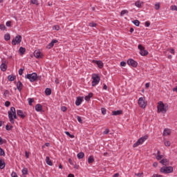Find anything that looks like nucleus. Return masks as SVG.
<instances>
[{"mask_svg": "<svg viewBox=\"0 0 177 177\" xmlns=\"http://www.w3.org/2000/svg\"><path fill=\"white\" fill-rule=\"evenodd\" d=\"M8 118L11 124H15V120L17 119V115H16V109L13 106L10 108V111H8Z\"/></svg>", "mask_w": 177, "mask_h": 177, "instance_id": "obj_1", "label": "nucleus"}, {"mask_svg": "<svg viewBox=\"0 0 177 177\" xmlns=\"http://www.w3.org/2000/svg\"><path fill=\"white\" fill-rule=\"evenodd\" d=\"M168 110V106L164 104L162 102H160L158 105V111L159 113H162V114H165L167 111Z\"/></svg>", "mask_w": 177, "mask_h": 177, "instance_id": "obj_2", "label": "nucleus"}, {"mask_svg": "<svg viewBox=\"0 0 177 177\" xmlns=\"http://www.w3.org/2000/svg\"><path fill=\"white\" fill-rule=\"evenodd\" d=\"M149 136H147L141 137L138 140V141L136 143L133 144V147H138V146H140V145H143V143L146 142V140H147Z\"/></svg>", "mask_w": 177, "mask_h": 177, "instance_id": "obj_3", "label": "nucleus"}, {"mask_svg": "<svg viewBox=\"0 0 177 177\" xmlns=\"http://www.w3.org/2000/svg\"><path fill=\"white\" fill-rule=\"evenodd\" d=\"M92 86H96L99 82H100V77H99V75L97 74H93L92 75Z\"/></svg>", "mask_w": 177, "mask_h": 177, "instance_id": "obj_4", "label": "nucleus"}, {"mask_svg": "<svg viewBox=\"0 0 177 177\" xmlns=\"http://www.w3.org/2000/svg\"><path fill=\"white\" fill-rule=\"evenodd\" d=\"M145 100L146 99L145 98V97H141L138 99V105L142 109H145L146 106H147V104L146 103Z\"/></svg>", "mask_w": 177, "mask_h": 177, "instance_id": "obj_5", "label": "nucleus"}, {"mask_svg": "<svg viewBox=\"0 0 177 177\" xmlns=\"http://www.w3.org/2000/svg\"><path fill=\"white\" fill-rule=\"evenodd\" d=\"M138 48L140 50V54L141 56H147V55H149V52L145 49V47H143V46L141 44H139Z\"/></svg>", "mask_w": 177, "mask_h": 177, "instance_id": "obj_6", "label": "nucleus"}, {"mask_svg": "<svg viewBox=\"0 0 177 177\" xmlns=\"http://www.w3.org/2000/svg\"><path fill=\"white\" fill-rule=\"evenodd\" d=\"M21 35H17L14 39L12 41V45H19L21 42Z\"/></svg>", "mask_w": 177, "mask_h": 177, "instance_id": "obj_7", "label": "nucleus"}, {"mask_svg": "<svg viewBox=\"0 0 177 177\" xmlns=\"http://www.w3.org/2000/svg\"><path fill=\"white\" fill-rule=\"evenodd\" d=\"M173 171L174 168L172 167H162L160 169V172L163 174H171Z\"/></svg>", "mask_w": 177, "mask_h": 177, "instance_id": "obj_8", "label": "nucleus"}, {"mask_svg": "<svg viewBox=\"0 0 177 177\" xmlns=\"http://www.w3.org/2000/svg\"><path fill=\"white\" fill-rule=\"evenodd\" d=\"M26 78H28L30 82H34L35 81H37V74L35 73L28 74Z\"/></svg>", "mask_w": 177, "mask_h": 177, "instance_id": "obj_9", "label": "nucleus"}, {"mask_svg": "<svg viewBox=\"0 0 177 177\" xmlns=\"http://www.w3.org/2000/svg\"><path fill=\"white\" fill-rule=\"evenodd\" d=\"M127 64H129V66H131V67H138V62L133 59H128Z\"/></svg>", "mask_w": 177, "mask_h": 177, "instance_id": "obj_10", "label": "nucleus"}, {"mask_svg": "<svg viewBox=\"0 0 177 177\" xmlns=\"http://www.w3.org/2000/svg\"><path fill=\"white\" fill-rule=\"evenodd\" d=\"M34 56L37 59H41V58H42L43 55H42V53H41V51H39V50H36L34 52Z\"/></svg>", "mask_w": 177, "mask_h": 177, "instance_id": "obj_11", "label": "nucleus"}, {"mask_svg": "<svg viewBox=\"0 0 177 177\" xmlns=\"http://www.w3.org/2000/svg\"><path fill=\"white\" fill-rule=\"evenodd\" d=\"M55 44H57V39H53L50 44H48L46 46L47 49H52L53 48Z\"/></svg>", "mask_w": 177, "mask_h": 177, "instance_id": "obj_12", "label": "nucleus"}, {"mask_svg": "<svg viewBox=\"0 0 177 177\" xmlns=\"http://www.w3.org/2000/svg\"><path fill=\"white\" fill-rule=\"evenodd\" d=\"M93 63L97 64L99 68H103V62L102 61L93 60Z\"/></svg>", "mask_w": 177, "mask_h": 177, "instance_id": "obj_13", "label": "nucleus"}, {"mask_svg": "<svg viewBox=\"0 0 177 177\" xmlns=\"http://www.w3.org/2000/svg\"><path fill=\"white\" fill-rule=\"evenodd\" d=\"M83 100H84V97H77V100L75 101L76 106H80L81 104V103H82Z\"/></svg>", "mask_w": 177, "mask_h": 177, "instance_id": "obj_14", "label": "nucleus"}, {"mask_svg": "<svg viewBox=\"0 0 177 177\" xmlns=\"http://www.w3.org/2000/svg\"><path fill=\"white\" fill-rule=\"evenodd\" d=\"M17 115L21 117V118H26V115H24V112H23V111H21V110H17Z\"/></svg>", "mask_w": 177, "mask_h": 177, "instance_id": "obj_15", "label": "nucleus"}, {"mask_svg": "<svg viewBox=\"0 0 177 177\" xmlns=\"http://www.w3.org/2000/svg\"><path fill=\"white\" fill-rule=\"evenodd\" d=\"M46 162L48 165H50V167L53 165V162H52V160H50L49 156L46 157Z\"/></svg>", "mask_w": 177, "mask_h": 177, "instance_id": "obj_16", "label": "nucleus"}, {"mask_svg": "<svg viewBox=\"0 0 177 177\" xmlns=\"http://www.w3.org/2000/svg\"><path fill=\"white\" fill-rule=\"evenodd\" d=\"M0 68L1 71H6L8 70V66L4 63L1 64Z\"/></svg>", "mask_w": 177, "mask_h": 177, "instance_id": "obj_17", "label": "nucleus"}, {"mask_svg": "<svg viewBox=\"0 0 177 177\" xmlns=\"http://www.w3.org/2000/svg\"><path fill=\"white\" fill-rule=\"evenodd\" d=\"M171 134V130L169 129H165L163 132V136H168Z\"/></svg>", "mask_w": 177, "mask_h": 177, "instance_id": "obj_18", "label": "nucleus"}, {"mask_svg": "<svg viewBox=\"0 0 177 177\" xmlns=\"http://www.w3.org/2000/svg\"><path fill=\"white\" fill-rule=\"evenodd\" d=\"M36 111H42V105L37 104L35 105Z\"/></svg>", "mask_w": 177, "mask_h": 177, "instance_id": "obj_19", "label": "nucleus"}, {"mask_svg": "<svg viewBox=\"0 0 177 177\" xmlns=\"http://www.w3.org/2000/svg\"><path fill=\"white\" fill-rule=\"evenodd\" d=\"M122 111H112V115H121Z\"/></svg>", "mask_w": 177, "mask_h": 177, "instance_id": "obj_20", "label": "nucleus"}, {"mask_svg": "<svg viewBox=\"0 0 177 177\" xmlns=\"http://www.w3.org/2000/svg\"><path fill=\"white\" fill-rule=\"evenodd\" d=\"M22 86H23V84L21 83V82H18L17 84V88L18 91H19V92L21 91Z\"/></svg>", "mask_w": 177, "mask_h": 177, "instance_id": "obj_21", "label": "nucleus"}, {"mask_svg": "<svg viewBox=\"0 0 177 177\" xmlns=\"http://www.w3.org/2000/svg\"><path fill=\"white\" fill-rule=\"evenodd\" d=\"M45 93L46 95H47V96H49L52 95V90L49 88H46L45 90Z\"/></svg>", "mask_w": 177, "mask_h": 177, "instance_id": "obj_22", "label": "nucleus"}, {"mask_svg": "<svg viewBox=\"0 0 177 177\" xmlns=\"http://www.w3.org/2000/svg\"><path fill=\"white\" fill-rule=\"evenodd\" d=\"M19 52L21 55H24L26 53V48L20 47Z\"/></svg>", "mask_w": 177, "mask_h": 177, "instance_id": "obj_23", "label": "nucleus"}, {"mask_svg": "<svg viewBox=\"0 0 177 177\" xmlns=\"http://www.w3.org/2000/svg\"><path fill=\"white\" fill-rule=\"evenodd\" d=\"M92 96H93V93H88V95L85 97V100H86L87 102L91 100V97H92Z\"/></svg>", "mask_w": 177, "mask_h": 177, "instance_id": "obj_24", "label": "nucleus"}, {"mask_svg": "<svg viewBox=\"0 0 177 177\" xmlns=\"http://www.w3.org/2000/svg\"><path fill=\"white\" fill-rule=\"evenodd\" d=\"M142 3H143V2H141L140 1H136V3H135V6H136L137 8H142Z\"/></svg>", "mask_w": 177, "mask_h": 177, "instance_id": "obj_25", "label": "nucleus"}, {"mask_svg": "<svg viewBox=\"0 0 177 177\" xmlns=\"http://www.w3.org/2000/svg\"><path fill=\"white\" fill-rule=\"evenodd\" d=\"M160 164L162 165H168V160L167 159H162L160 161Z\"/></svg>", "mask_w": 177, "mask_h": 177, "instance_id": "obj_26", "label": "nucleus"}, {"mask_svg": "<svg viewBox=\"0 0 177 177\" xmlns=\"http://www.w3.org/2000/svg\"><path fill=\"white\" fill-rule=\"evenodd\" d=\"M95 161V158H93V156H89L88 158V164H92Z\"/></svg>", "mask_w": 177, "mask_h": 177, "instance_id": "obj_27", "label": "nucleus"}, {"mask_svg": "<svg viewBox=\"0 0 177 177\" xmlns=\"http://www.w3.org/2000/svg\"><path fill=\"white\" fill-rule=\"evenodd\" d=\"M5 162L0 159V169H3L5 168Z\"/></svg>", "mask_w": 177, "mask_h": 177, "instance_id": "obj_28", "label": "nucleus"}, {"mask_svg": "<svg viewBox=\"0 0 177 177\" xmlns=\"http://www.w3.org/2000/svg\"><path fill=\"white\" fill-rule=\"evenodd\" d=\"M84 156L85 154L84 153V152H80L77 154V158H79V160H81V158H84Z\"/></svg>", "mask_w": 177, "mask_h": 177, "instance_id": "obj_29", "label": "nucleus"}, {"mask_svg": "<svg viewBox=\"0 0 177 177\" xmlns=\"http://www.w3.org/2000/svg\"><path fill=\"white\" fill-rule=\"evenodd\" d=\"M132 23L134 24L136 26V27H139V26L140 24V21H139V20H138V19L132 21Z\"/></svg>", "mask_w": 177, "mask_h": 177, "instance_id": "obj_30", "label": "nucleus"}, {"mask_svg": "<svg viewBox=\"0 0 177 177\" xmlns=\"http://www.w3.org/2000/svg\"><path fill=\"white\" fill-rule=\"evenodd\" d=\"M129 12L127 10H123L120 12V16H124V15H128Z\"/></svg>", "mask_w": 177, "mask_h": 177, "instance_id": "obj_31", "label": "nucleus"}, {"mask_svg": "<svg viewBox=\"0 0 177 177\" xmlns=\"http://www.w3.org/2000/svg\"><path fill=\"white\" fill-rule=\"evenodd\" d=\"M28 102L29 106H32V103H34V98H28Z\"/></svg>", "mask_w": 177, "mask_h": 177, "instance_id": "obj_32", "label": "nucleus"}, {"mask_svg": "<svg viewBox=\"0 0 177 177\" xmlns=\"http://www.w3.org/2000/svg\"><path fill=\"white\" fill-rule=\"evenodd\" d=\"M28 174V169L27 168H24L22 169V174L23 175H27Z\"/></svg>", "mask_w": 177, "mask_h": 177, "instance_id": "obj_33", "label": "nucleus"}, {"mask_svg": "<svg viewBox=\"0 0 177 177\" xmlns=\"http://www.w3.org/2000/svg\"><path fill=\"white\" fill-rule=\"evenodd\" d=\"M8 81H15V80H16V77L12 76V75H8Z\"/></svg>", "mask_w": 177, "mask_h": 177, "instance_id": "obj_34", "label": "nucleus"}, {"mask_svg": "<svg viewBox=\"0 0 177 177\" xmlns=\"http://www.w3.org/2000/svg\"><path fill=\"white\" fill-rule=\"evenodd\" d=\"M4 39L6 41H9L10 39V34H6L4 36Z\"/></svg>", "mask_w": 177, "mask_h": 177, "instance_id": "obj_35", "label": "nucleus"}, {"mask_svg": "<svg viewBox=\"0 0 177 177\" xmlns=\"http://www.w3.org/2000/svg\"><path fill=\"white\" fill-rule=\"evenodd\" d=\"M65 133H66V135L69 136V138H71L72 139L75 138L74 135L71 134L70 132H68V131H65Z\"/></svg>", "mask_w": 177, "mask_h": 177, "instance_id": "obj_36", "label": "nucleus"}, {"mask_svg": "<svg viewBox=\"0 0 177 177\" xmlns=\"http://www.w3.org/2000/svg\"><path fill=\"white\" fill-rule=\"evenodd\" d=\"M0 156H3V157H5V151H3L1 147H0Z\"/></svg>", "mask_w": 177, "mask_h": 177, "instance_id": "obj_37", "label": "nucleus"}, {"mask_svg": "<svg viewBox=\"0 0 177 177\" xmlns=\"http://www.w3.org/2000/svg\"><path fill=\"white\" fill-rule=\"evenodd\" d=\"M12 128H13V127L9 126L8 124L6 126V131H12Z\"/></svg>", "mask_w": 177, "mask_h": 177, "instance_id": "obj_38", "label": "nucleus"}, {"mask_svg": "<svg viewBox=\"0 0 177 177\" xmlns=\"http://www.w3.org/2000/svg\"><path fill=\"white\" fill-rule=\"evenodd\" d=\"M101 111H102L103 115H106V113H107V110L105 108H102Z\"/></svg>", "mask_w": 177, "mask_h": 177, "instance_id": "obj_39", "label": "nucleus"}, {"mask_svg": "<svg viewBox=\"0 0 177 177\" xmlns=\"http://www.w3.org/2000/svg\"><path fill=\"white\" fill-rule=\"evenodd\" d=\"M163 157H164V156H162V155H157L156 157V160H161L162 158H163Z\"/></svg>", "mask_w": 177, "mask_h": 177, "instance_id": "obj_40", "label": "nucleus"}, {"mask_svg": "<svg viewBox=\"0 0 177 177\" xmlns=\"http://www.w3.org/2000/svg\"><path fill=\"white\" fill-rule=\"evenodd\" d=\"M156 10H158L160 9V3H157L155 4Z\"/></svg>", "mask_w": 177, "mask_h": 177, "instance_id": "obj_41", "label": "nucleus"}, {"mask_svg": "<svg viewBox=\"0 0 177 177\" xmlns=\"http://www.w3.org/2000/svg\"><path fill=\"white\" fill-rule=\"evenodd\" d=\"M165 145L167 146V147H169V146H171V142L165 141Z\"/></svg>", "mask_w": 177, "mask_h": 177, "instance_id": "obj_42", "label": "nucleus"}, {"mask_svg": "<svg viewBox=\"0 0 177 177\" xmlns=\"http://www.w3.org/2000/svg\"><path fill=\"white\" fill-rule=\"evenodd\" d=\"M53 29L56 30V31H59V30H60V27L59 26H54Z\"/></svg>", "mask_w": 177, "mask_h": 177, "instance_id": "obj_43", "label": "nucleus"}, {"mask_svg": "<svg viewBox=\"0 0 177 177\" xmlns=\"http://www.w3.org/2000/svg\"><path fill=\"white\" fill-rule=\"evenodd\" d=\"M31 3L33 5H38V1L37 0H31Z\"/></svg>", "mask_w": 177, "mask_h": 177, "instance_id": "obj_44", "label": "nucleus"}, {"mask_svg": "<svg viewBox=\"0 0 177 177\" xmlns=\"http://www.w3.org/2000/svg\"><path fill=\"white\" fill-rule=\"evenodd\" d=\"M120 66H121L122 67H125V66H127V62H124V61L121 62H120Z\"/></svg>", "mask_w": 177, "mask_h": 177, "instance_id": "obj_45", "label": "nucleus"}, {"mask_svg": "<svg viewBox=\"0 0 177 177\" xmlns=\"http://www.w3.org/2000/svg\"><path fill=\"white\" fill-rule=\"evenodd\" d=\"M171 10H176L177 12V6H171Z\"/></svg>", "mask_w": 177, "mask_h": 177, "instance_id": "obj_46", "label": "nucleus"}, {"mask_svg": "<svg viewBox=\"0 0 177 177\" xmlns=\"http://www.w3.org/2000/svg\"><path fill=\"white\" fill-rule=\"evenodd\" d=\"M77 120L78 122H80L81 124H82V119L81 118L80 116H77Z\"/></svg>", "mask_w": 177, "mask_h": 177, "instance_id": "obj_47", "label": "nucleus"}, {"mask_svg": "<svg viewBox=\"0 0 177 177\" xmlns=\"http://www.w3.org/2000/svg\"><path fill=\"white\" fill-rule=\"evenodd\" d=\"M89 26L90 27H96V24H95L94 22H91L89 23Z\"/></svg>", "mask_w": 177, "mask_h": 177, "instance_id": "obj_48", "label": "nucleus"}, {"mask_svg": "<svg viewBox=\"0 0 177 177\" xmlns=\"http://www.w3.org/2000/svg\"><path fill=\"white\" fill-rule=\"evenodd\" d=\"M5 106H6V107H9V106H10V102L6 101L5 102Z\"/></svg>", "mask_w": 177, "mask_h": 177, "instance_id": "obj_49", "label": "nucleus"}, {"mask_svg": "<svg viewBox=\"0 0 177 177\" xmlns=\"http://www.w3.org/2000/svg\"><path fill=\"white\" fill-rule=\"evenodd\" d=\"M61 110H62V111H64V112L67 111V107L62 106Z\"/></svg>", "mask_w": 177, "mask_h": 177, "instance_id": "obj_50", "label": "nucleus"}, {"mask_svg": "<svg viewBox=\"0 0 177 177\" xmlns=\"http://www.w3.org/2000/svg\"><path fill=\"white\" fill-rule=\"evenodd\" d=\"M23 71H24V69L20 68L19 70V75H23Z\"/></svg>", "mask_w": 177, "mask_h": 177, "instance_id": "obj_51", "label": "nucleus"}, {"mask_svg": "<svg viewBox=\"0 0 177 177\" xmlns=\"http://www.w3.org/2000/svg\"><path fill=\"white\" fill-rule=\"evenodd\" d=\"M10 24H12V21H8L6 22V26L7 27H10Z\"/></svg>", "mask_w": 177, "mask_h": 177, "instance_id": "obj_52", "label": "nucleus"}, {"mask_svg": "<svg viewBox=\"0 0 177 177\" xmlns=\"http://www.w3.org/2000/svg\"><path fill=\"white\" fill-rule=\"evenodd\" d=\"M169 50L170 53H171L172 55H175V50L174 48H171Z\"/></svg>", "mask_w": 177, "mask_h": 177, "instance_id": "obj_53", "label": "nucleus"}, {"mask_svg": "<svg viewBox=\"0 0 177 177\" xmlns=\"http://www.w3.org/2000/svg\"><path fill=\"white\" fill-rule=\"evenodd\" d=\"M11 176H12V177H17V174H16V172L13 171V172L11 174Z\"/></svg>", "mask_w": 177, "mask_h": 177, "instance_id": "obj_54", "label": "nucleus"}, {"mask_svg": "<svg viewBox=\"0 0 177 177\" xmlns=\"http://www.w3.org/2000/svg\"><path fill=\"white\" fill-rule=\"evenodd\" d=\"M5 28H6L5 25H3V24L0 25V30H5Z\"/></svg>", "mask_w": 177, "mask_h": 177, "instance_id": "obj_55", "label": "nucleus"}, {"mask_svg": "<svg viewBox=\"0 0 177 177\" xmlns=\"http://www.w3.org/2000/svg\"><path fill=\"white\" fill-rule=\"evenodd\" d=\"M109 132H110V131L109 130V129H106L104 132V135H107V133H109Z\"/></svg>", "mask_w": 177, "mask_h": 177, "instance_id": "obj_56", "label": "nucleus"}, {"mask_svg": "<svg viewBox=\"0 0 177 177\" xmlns=\"http://www.w3.org/2000/svg\"><path fill=\"white\" fill-rule=\"evenodd\" d=\"M145 26H146V27H150V21H146V22H145Z\"/></svg>", "mask_w": 177, "mask_h": 177, "instance_id": "obj_57", "label": "nucleus"}, {"mask_svg": "<svg viewBox=\"0 0 177 177\" xmlns=\"http://www.w3.org/2000/svg\"><path fill=\"white\" fill-rule=\"evenodd\" d=\"M152 177H162V176L160 175V174H153L152 176Z\"/></svg>", "mask_w": 177, "mask_h": 177, "instance_id": "obj_58", "label": "nucleus"}, {"mask_svg": "<svg viewBox=\"0 0 177 177\" xmlns=\"http://www.w3.org/2000/svg\"><path fill=\"white\" fill-rule=\"evenodd\" d=\"M74 168H75V169H80V165H74Z\"/></svg>", "mask_w": 177, "mask_h": 177, "instance_id": "obj_59", "label": "nucleus"}, {"mask_svg": "<svg viewBox=\"0 0 177 177\" xmlns=\"http://www.w3.org/2000/svg\"><path fill=\"white\" fill-rule=\"evenodd\" d=\"M0 145H3V140L1 136H0Z\"/></svg>", "mask_w": 177, "mask_h": 177, "instance_id": "obj_60", "label": "nucleus"}, {"mask_svg": "<svg viewBox=\"0 0 177 177\" xmlns=\"http://www.w3.org/2000/svg\"><path fill=\"white\" fill-rule=\"evenodd\" d=\"M68 162L69 164H71V165H73L74 164L73 163V160H71V158L68 159Z\"/></svg>", "mask_w": 177, "mask_h": 177, "instance_id": "obj_61", "label": "nucleus"}, {"mask_svg": "<svg viewBox=\"0 0 177 177\" xmlns=\"http://www.w3.org/2000/svg\"><path fill=\"white\" fill-rule=\"evenodd\" d=\"M120 176V174L118 173H116L113 175V177H118Z\"/></svg>", "mask_w": 177, "mask_h": 177, "instance_id": "obj_62", "label": "nucleus"}, {"mask_svg": "<svg viewBox=\"0 0 177 177\" xmlns=\"http://www.w3.org/2000/svg\"><path fill=\"white\" fill-rule=\"evenodd\" d=\"M172 90H173L174 92H177V86L175 87V88H173Z\"/></svg>", "mask_w": 177, "mask_h": 177, "instance_id": "obj_63", "label": "nucleus"}, {"mask_svg": "<svg viewBox=\"0 0 177 177\" xmlns=\"http://www.w3.org/2000/svg\"><path fill=\"white\" fill-rule=\"evenodd\" d=\"M68 177H74V174H70L68 175Z\"/></svg>", "mask_w": 177, "mask_h": 177, "instance_id": "obj_64", "label": "nucleus"}]
</instances>
